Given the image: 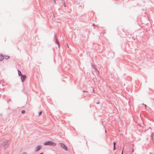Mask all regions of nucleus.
Here are the masks:
<instances>
[{
	"label": "nucleus",
	"instance_id": "f03ea898",
	"mask_svg": "<svg viewBox=\"0 0 154 154\" xmlns=\"http://www.w3.org/2000/svg\"><path fill=\"white\" fill-rule=\"evenodd\" d=\"M59 144L60 146L65 150L67 151L68 150V149L67 146L63 143H59Z\"/></svg>",
	"mask_w": 154,
	"mask_h": 154
},
{
	"label": "nucleus",
	"instance_id": "393cba45",
	"mask_svg": "<svg viewBox=\"0 0 154 154\" xmlns=\"http://www.w3.org/2000/svg\"><path fill=\"white\" fill-rule=\"evenodd\" d=\"M93 92H94V89H93Z\"/></svg>",
	"mask_w": 154,
	"mask_h": 154
},
{
	"label": "nucleus",
	"instance_id": "39448f33",
	"mask_svg": "<svg viewBox=\"0 0 154 154\" xmlns=\"http://www.w3.org/2000/svg\"><path fill=\"white\" fill-rule=\"evenodd\" d=\"M95 65L94 64H92L91 65V67L92 68L94 69H95V71H97L98 72V73H99V72L97 70V69L95 67Z\"/></svg>",
	"mask_w": 154,
	"mask_h": 154
},
{
	"label": "nucleus",
	"instance_id": "c85d7f7f",
	"mask_svg": "<svg viewBox=\"0 0 154 154\" xmlns=\"http://www.w3.org/2000/svg\"><path fill=\"white\" fill-rule=\"evenodd\" d=\"M115 154H116V153H115Z\"/></svg>",
	"mask_w": 154,
	"mask_h": 154
},
{
	"label": "nucleus",
	"instance_id": "a878e982",
	"mask_svg": "<svg viewBox=\"0 0 154 154\" xmlns=\"http://www.w3.org/2000/svg\"><path fill=\"white\" fill-rule=\"evenodd\" d=\"M54 2H55V0H54Z\"/></svg>",
	"mask_w": 154,
	"mask_h": 154
},
{
	"label": "nucleus",
	"instance_id": "7ed1b4c3",
	"mask_svg": "<svg viewBox=\"0 0 154 154\" xmlns=\"http://www.w3.org/2000/svg\"><path fill=\"white\" fill-rule=\"evenodd\" d=\"M26 78V75H22L21 76V80L22 82H23L25 81Z\"/></svg>",
	"mask_w": 154,
	"mask_h": 154
},
{
	"label": "nucleus",
	"instance_id": "0eeeda50",
	"mask_svg": "<svg viewBox=\"0 0 154 154\" xmlns=\"http://www.w3.org/2000/svg\"><path fill=\"white\" fill-rule=\"evenodd\" d=\"M8 144V142H3L1 143V144L4 146H5L7 145Z\"/></svg>",
	"mask_w": 154,
	"mask_h": 154
},
{
	"label": "nucleus",
	"instance_id": "2eb2a0df",
	"mask_svg": "<svg viewBox=\"0 0 154 154\" xmlns=\"http://www.w3.org/2000/svg\"><path fill=\"white\" fill-rule=\"evenodd\" d=\"M99 101L98 100L97 102H96V103L97 104H99Z\"/></svg>",
	"mask_w": 154,
	"mask_h": 154
},
{
	"label": "nucleus",
	"instance_id": "423d86ee",
	"mask_svg": "<svg viewBox=\"0 0 154 154\" xmlns=\"http://www.w3.org/2000/svg\"><path fill=\"white\" fill-rule=\"evenodd\" d=\"M4 59V56L2 54H0V61H2Z\"/></svg>",
	"mask_w": 154,
	"mask_h": 154
},
{
	"label": "nucleus",
	"instance_id": "f257e3e1",
	"mask_svg": "<svg viewBox=\"0 0 154 154\" xmlns=\"http://www.w3.org/2000/svg\"><path fill=\"white\" fill-rule=\"evenodd\" d=\"M43 144L44 145L46 146H56V143H55L52 142L51 141H48L45 142Z\"/></svg>",
	"mask_w": 154,
	"mask_h": 154
},
{
	"label": "nucleus",
	"instance_id": "c756f323",
	"mask_svg": "<svg viewBox=\"0 0 154 154\" xmlns=\"http://www.w3.org/2000/svg\"><path fill=\"white\" fill-rule=\"evenodd\" d=\"M61 1H63V0H61Z\"/></svg>",
	"mask_w": 154,
	"mask_h": 154
},
{
	"label": "nucleus",
	"instance_id": "4be33fe9",
	"mask_svg": "<svg viewBox=\"0 0 154 154\" xmlns=\"http://www.w3.org/2000/svg\"><path fill=\"white\" fill-rule=\"evenodd\" d=\"M143 104V105H144V106H145L146 107V104Z\"/></svg>",
	"mask_w": 154,
	"mask_h": 154
},
{
	"label": "nucleus",
	"instance_id": "6ab92c4d",
	"mask_svg": "<svg viewBox=\"0 0 154 154\" xmlns=\"http://www.w3.org/2000/svg\"><path fill=\"white\" fill-rule=\"evenodd\" d=\"M83 92H88V91H85V90H83Z\"/></svg>",
	"mask_w": 154,
	"mask_h": 154
},
{
	"label": "nucleus",
	"instance_id": "b1692460",
	"mask_svg": "<svg viewBox=\"0 0 154 154\" xmlns=\"http://www.w3.org/2000/svg\"><path fill=\"white\" fill-rule=\"evenodd\" d=\"M93 26H95L96 25H95V24L94 23L93 24Z\"/></svg>",
	"mask_w": 154,
	"mask_h": 154
},
{
	"label": "nucleus",
	"instance_id": "f8f14e48",
	"mask_svg": "<svg viewBox=\"0 0 154 154\" xmlns=\"http://www.w3.org/2000/svg\"><path fill=\"white\" fill-rule=\"evenodd\" d=\"M21 113H22V114H24L25 113V110H22V111H21Z\"/></svg>",
	"mask_w": 154,
	"mask_h": 154
},
{
	"label": "nucleus",
	"instance_id": "9b49d317",
	"mask_svg": "<svg viewBox=\"0 0 154 154\" xmlns=\"http://www.w3.org/2000/svg\"><path fill=\"white\" fill-rule=\"evenodd\" d=\"M62 4L64 5L65 7L66 6L65 5V1L64 0H63V1H62Z\"/></svg>",
	"mask_w": 154,
	"mask_h": 154
},
{
	"label": "nucleus",
	"instance_id": "4468645a",
	"mask_svg": "<svg viewBox=\"0 0 154 154\" xmlns=\"http://www.w3.org/2000/svg\"><path fill=\"white\" fill-rule=\"evenodd\" d=\"M116 143L115 142H113V146H116Z\"/></svg>",
	"mask_w": 154,
	"mask_h": 154
},
{
	"label": "nucleus",
	"instance_id": "aec40b11",
	"mask_svg": "<svg viewBox=\"0 0 154 154\" xmlns=\"http://www.w3.org/2000/svg\"><path fill=\"white\" fill-rule=\"evenodd\" d=\"M22 154H27V153L26 152H23Z\"/></svg>",
	"mask_w": 154,
	"mask_h": 154
},
{
	"label": "nucleus",
	"instance_id": "1a4fd4ad",
	"mask_svg": "<svg viewBox=\"0 0 154 154\" xmlns=\"http://www.w3.org/2000/svg\"><path fill=\"white\" fill-rule=\"evenodd\" d=\"M18 74L20 76H21V75H23L20 70H18Z\"/></svg>",
	"mask_w": 154,
	"mask_h": 154
},
{
	"label": "nucleus",
	"instance_id": "9d476101",
	"mask_svg": "<svg viewBox=\"0 0 154 154\" xmlns=\"http://www.w3.org/2000/svg\"><path fill=\"white\" fill-rule=\"evenodd\" d=\"M10 58V57L8 56H4V58L5 59L8 60V59Z\"/></svg>",
	"mask_w": 154,
	"mask_h": 154
},
{
	"label": "nucleus",
	"instance_id": "bb28decb",
	"mask_svg": "<svg viewBox=\"0 0 154 154\" xmlns=\"http://www.w3.org/2000/svg\"><path fill=\"white\" fill-rule=\"evenodd\" d=\"M105 133H106V130H105Z\"/></svg>",
	"mask_w": 154,
	"mask_h": 154
},
{
	"label": "nucleus",
	"instance_id": "a211bd4d",
	"mask_svg": "<svg viewBox=\"0 0 154 154\" xmlns=\"http://www.w3.org/2000/svg\"><path fill=\"white\" fill-rule=\"evenodd\" d=\"M134 149L133 148H132V152H134Z\"/></svg>",
	"mask_w": 154,
	"mask_h": 154
},
{
	"label": "nucleus",
	"instance_id": "412c9836",
	"mask_svg": "<svg viewBox=\"0 0 154 154\" xmlns=\"http://www.w3.org/2000/svg\"><path fill=\"white\" fill-rule=\"evenodd\" d=\"M58 44V47L59 48H60V45L59 43L58 44Z\"/></svg>",
	"mask_w": 154,
	"mask_h": 154
},
{
	"label": "nucleus",
	"instance_id": "f3484780",
	"mask_svg": "<svg viewBox=\"0 0 154 154\" xmlns=\"http://www.w3.org/2000/svg\"><path fill=\"white\" fill-rule=\"evenodd\" d=\"M123 150H124V147L123 148V149H122V152L121 154H123Z\"/></svg>",
	"mask_w": 154,
	"mask_h": 154
},
{
	"label": "nucleus",
	"instance_id": "ddd939ff",
	"mask_svg": "<svg viewBox=\"0 0 154 154\" xmlns=\"http://www.w3.org/2000/svg\"><path fill=\"white\" fill-rule=\"evenodd\" d=\"M42 111H40L39 112H38V115L39 116L42 113Z\"/></svg>",
	"mask_w": 154,
	"mask_h": 154
},
{
	"label": "nucleus",
	"instance_id": "5701e85b",
	"mask_svg": "<svg viewBox=\"0 0 154 154\" xmlns=\"http://www.w3.org/2000/svg\"><path fill=\"white\" fill-rule=\"evenodd\" d=\"M40 154H43V152L41 153Z\"/></svg>",
	"mask_w": 154,
	"mask_h": 154
},
{
	"label": "nucleus",
	"instance_id": "cd10ccee",
	"mask_svg": "<svg viewBox=\"0 0 154 154\" xmlns=\"http://www.w3.org/2000/svg\"><path fill=\"white\" fill-rule=\"evenodd\" d=\"M93 74L94 75V73H93Z\"/></svg>",
	"mask_w": 154,
	"mask_h": 154
},
{
	"label": "nucleus",
	"instance_id": "dca6fc26",
	"mask_svg": "<svg viewBox=\"0 0 154 154\" xmlns=\"http://www.w3.org/2000/svg\"><path fill=\"white\" fill-rule=\"evenodd\" d=\"M116 146H113V150H114L116 149Z\"/></svg>",
	"mask_w": 154,
	"mask_h": 154
},
{
	"label": "nucleus",
	"instance_id": "20e7f679",
	"mask_svg": "<svg viewBox=\"0 0 154 154\" xmlns=\"http://www.w3.org/2000/svg\"><path fill=\"white\" fill-rule=\"evenodd\" d=\"M42 148V146L41 145H39L36 146L35 148V151L36 152L39 151Z\"/></svg>",
	"mask_w": 154,
	"mask_h": 154
},
{
	"label": "nucleus",
	"instance_id": "6e6552de",
	"mask_svg": "<svg viewBox=\"0 0 154 154\" xmlns=\"http://www.w3.org/2000/svg\"><path fill=\"white\" fill-rule=\"evenodd\" d=\"M56 35L55 34V33H54V37L55 38V42L56 43H57V44H59V41L58 40L57 38L56 37Z\"/></svg>",
	"mask_w": 154,
	"mask_h": 154
}]
</instances>
